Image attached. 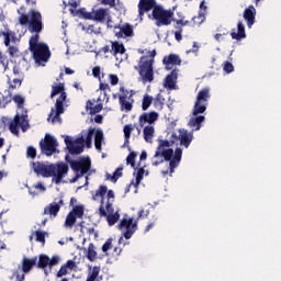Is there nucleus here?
<instances>
[{
	"mask_svg": "<svg viewBox=\"0 0 281 281\" xmlns=\"http://www.w3.org/2000/svg\"><path fill=\"white\" fill-rule=\"evenodd\" d=\"M83 252L86 254L87 260L90 262H95V260H98V251L95 250V245H93V243H90L88 248H83Z\"/></svg>",
	"mask_w": 281,
	"mask_h": 281,
	"instance_id": "nucleus-26",
	"label": "nucleus"
},
{
	"mask_svg": "<svg viewBox=\"0 0 281 281\" xmlns=\"http://www.w3.org/2000/svg\"><path fill=\"white\" fill-rule=\"evenodd\" d=\"M155 56H157V50L153 49L149 52V56H142L138 66L135 67L144 85H146V82L151 83L155 80Z\"/></svg>",
	"mask_w": 281,
	"mask_h": 281,
	"instance_id": "nucleus-5",
	"label": "nucleus"
},
{
	"mask_svg": "<svg viewBox=\"0 0 281 281\" xmlns=\"http://www.w3.org/2000/svg\"><path fill=\"white\" fill-rule=\"evenodd\" d=\"M2 122L3 124H9L10 133L16 136H19V128H21L23 133H25V131L30 128V121L27 120V111H25V113L22 115L15 114L13 120H10L9 117L3 116Z\"/></svg>",
	"mask_w": 281,
	"mask_h": 281,
	"instance_id": "nucleus-8",
	"label": "nucleus"
},
{
	"mask_svg": "<svg viewBox=\"0 0 281 281\" xmlns=\"http://www.w3.org/2000/svg\"><path fill=\"white\" fill-rule=\"evenodd\" d=\"M102 142H104V132L97 130L94 133V146L99 151L102 150Z\"/></svg>",
	"mask_w": 281,
	"mask_h": 281,
	"instance_id": "nucleus-29",
	"label": "nucleus"
},
{
	"mask_svg": "<svg viewBox=\"0 0 281 281\" xmlns=\"http://www.w3.org/2000/svg\"><path fill=\"white\" fill-rule=\"evenodd\" d=\"M99 89L100 91H111V87H109V83L102 82V79L99 80Z\"/></svg>",
	"mask_w": 281,
	"mask_h": 281,
	"instance_id": "nucleus-63",
	"label": "nucleus"
},
{
	"mask_svg": "<svg viewBox=\"0 0 281 281\" xmlns=\"http://www.w3.org/2000/svg\"><path fill=\"white\" fill-rule=\"evenodd\" d=\"M76 14L81 19H86L87 21H92L93 19V12H88L85 8L77 10Z\"/></svg>",
	"mask_w": 281,
	"mask_h": 281,
	"instance_id": "nucleus-38",
	"label": "nucleus"
},
{
	"mask_svg": "<svg viewBox=\"0 0 281 281\" xmlns=\"http://www.w3.org/2000/svg\"><path fill=\"white\" fill-rule=\"evenodd\" d=\"M100 74H101L100 66H95L92 69V76H94V78H98V80H102V77H100Z\"/></svg>",
	"mask_w": 281,
	"mask_h": 281,
	"instance_id": "nucleus-60",
	"label": "nucleus"
},
{
	"mask_svg": "<svg viewBox=\"0 0 281 281\" xmlns=\"http://www.w3.org/2000/svg\"><path fill=\"white\" fill-rule=\"evenodd\" d=\"M137 158V153L131 151L128 156L126 157V164L127 166H131L135 169V159Z\"/></svg>",
	"mask_w": 281,
	"mask_h": 281,
	"instance_id": "nucleus-46",
	"label": "nucleus"
},
{
	"mask_svg": "<svg viewBox=\"0 0 281 281\" xmlns=\"http://www.w3.org/2000/svg\"><path fill=\"white\" fill-rule=\"evenodd\" d=\"M8 52L10 56L14 57L19 54V48H16V46H9Z\"/></svg>",
	"mask_w": 281,
	"mask_h": 281,
	"instance_id": "nucleus-64",
	"label": "nucleus"
},
{
	"mask_svg": "<svg viewBox=\"0 0 281 281\" xmlns=\"http://www.w3.org/2000/svg\"><path fill=\"white\" fill-rule=\"evenodd\" d=\"M143 135H144V139L145 142H153V137L155 135V127L154 126H145L143 130Z\"/></svg>",
	"mask_w": 281,
	"mask_h": 281,
	"instance_id": "nucleus-34",
	"label": "nucleus"
},
{
	"mask_svg": "<svg viewBox=\"0 0 281 281\" xmlns=\"http://www.w3.org/2000/svg\"><path fill=\"white\" fill-rule=\"evenodd\" d=\"M173 18L175 11L165 9L161 4H158V7H155L151 11V21H155L157 27H168V25H172Z\"/></svg>",
	"mask_w": 281,
	"mask_h": 281,
	"instance_id": "nucleus-7",
	"label": "nucleus"
},
{
	"mask_svg": "<svg viewBox=\"0 0 281 281\" xmlns=\"http://www.w3.org/2000/svg\"><path fill=\"white\" fill-rule=\"evenodd\" d=\"M113 56H117V54H125L126 48H124V44H120V42H112V50Z\"/></svg>",
	"mask_w": 281,
	"mask_h": 281,
	"instance_id": "nucleus-36",
	"label": "nucleus"
},
{
	"mask_svg": "<svg viewBox=\"0 0 281 281\" xmlns=\"http://www.w3.org/2000/svg\"><path fill=\"white\" fill-rule=\"evenodd\" d=\"M47 188L43 186V182H37L33 184L32 187H29V194L31 196H38L40 192H45Z\"/></svg>",
	"mask_w": 281,
	"mask_h": 281,
	"instance_id": "nucleus-28",
	"label": "nucleus"
},
{
	"mask_svg": "<svg viewBox=\"0 0 281 281\" xmlns=\"http://www.w3.org/2000/svg\"><path fill=\"white\" fill-rule=\"evenodd\" d=\"M150 104H154V98L145 94L142 103L143 111H148V109H150Z\"/></svg>",
	"mask_w": 281,
	"mask_h": 281,
	"instance_id": "nucleus-41",
	"label": "nucleus"
},
{
	"mask_svg": "<svg viewBox=\"0 0 281 281\" xmlns=\"http://www.w3.org/2000/svg\"><path fill=\"white\" fill-rule=\"evenodd\" d=\"M179 133L180 146L190 148V144H192V139L194 138L192 133H189L187 130H180Z\"/></svg>",
	"mask_w": 281,
	"mask_h": 281,
	"instance_id": "nucleus-23",
	"label": "nucleus"
},
{
	"mask_svg": "<svg viewBox=\"0 0 281 281\" xmlns=\"http://www.w3.org/2000/svg\"><path fill=\"white\" fill-rule=\"evenodd\" d=\"M94 133H95V128L90 127V128L88 130V134H87V137H86V139H85V143H86L87 148H91V142H92V139H93Z\"/></svg>",
	"mask_w": 281,
	"mask_h": 281,
	"instance_id": "nucleus-45",
	"label": "nucleus"
},
{
	"mask_svg": "<svg viewBox=\"0 0 281 281\" xmlns=\"http://www.w3.org/2000/svg\"><path fill=\"white\" fill-rule=\"evenodd\" d=\"M106 214H114L115 213V209L113 207V203H111V201H108L104 207Z\"/></svg>",
	"mask_w": 281,
	"mask_h": 281,
	"instance_id": "nucleus-56",
	"label": "nucleus"
},
{
	"mask_svg": "<svg viewBox=\"0 0 281 281\" xmlns=\"http://www.w3.org/2000/svg\"><path fill=\"white\" fill-rule=\"evenodd\" d=\"M65 144L70 155H80L85 151V136L78 137L75 140L66 136Z\"/></svg>",
	"mask_w": 281,
	"mask_h": 281,
	"instance_id": "nucleus-11",
	"label": "nucleus"
},
{
	"mask_svg": "<svg viewBox=\"0 0 281 281\" xmlns=\"http://www.w3.org/2000/svg\"><path fill=\"white\" fill-rule=\"evenodd\" d=\"M0 36H3L4 37V45H5V47H10V36H11V34H10V32H5V31H1L0 32Z\"/></svg>",
	"mask_w": 281,
	"mask_h": 281,
	"instance_id": "nucleus-54",
	"label": "nucleus"
},
{
	"mask_svg": "<svg viewBox=\"0 0 281 281\" xmlns=\"http://www.w3.org/2000/svg\"><path fill=\"white\" fill-rule=\"evenodd\" d=\"M210 89L209 88H203L198 92L193 110H192V115L194 117H191L189 121V126L191 128H194V131H201V124L205 122V116L201 115L205 111H207V104L210 102Z\"/></svg>",
	"mask_w": 281,
	"mask_h": 281,
	"instance_id": "nucleus-4",
	"label": "nucleus"
},
{
	"mask_svg": "<svg viewBox=\"0 0 281 281\" xmlns=\"http://www.w3.org/2000/svg\"><path fill=\"white\" fill-rule=\"evenodd\" d=\"M119 102L121 104L122 110H125L127 113L130 111H133V103L126 101V95L125 94L119 97Z\"/></svg>",
	"mask_w": 281,
	"mask_h": 281,
	"instance_id": "nucleus-35",
	"label": "nucleus"
},
{
	"mask_svg": "<svg viewBox=\"0 0 281 281\" xmlns=\"http://www.w3.org/2000/svg\"><path fill=\"white\" fill-rule=\"evenodd\" d=\"M122 170H124V168L119 167L114 172L113 176H111V173H106L105 177L108 180L112 181V183H117V179H120V177H122Z\"/></svg>",
	"mask_w": 281,
	"mask_h": 281,
	"instance_id": "nucleus-37",
	"label": "nucleus"
},
{
	"mask_svg": "<svg viewBox=\"0 0 281 281\" xmlns=\"http://www.w3.org/2000/svg\"><path fill=\"white\" fill-rule=\"evenodd\" d=\"M19 14V24L26 26L30 34L33 36H38L43 30H45V24L43 23V14L34 9L29 11V14L25 13V7H20L18 9Z\"/></svg>",
	"mask_w": 281,
	"mask_h": 281,
	"instance_id": "nucleus-3",
	"label": "nucleus"
},
{
	"mask_svg": "<svg viewBox=\"0 0 281 281\" xmlns=\"http://www.w3.org/2000/svg\"><path fill=\"white\" fill-rule=\"evenodd\" d=\"M70 213L76 216L77 218H82L85 216V206L83 205H76L72 207Z\"/></svg>",
	"mask_w": 281,
	"mask_h": 281,
	"instance_id": "nucleus-40",
	"label": "nucleus"
},
{
	"mask_svg": "<svg viewBox=\"0 0 281 281\" xmlns=\"http://www.w3.org/2000/svg\"><path fill=\"white\" fill-rule=\"evenodd\" d=\"M38 258L33 257L32 259L30 258H23L22 259V271L23 273H30L34 267H36Z\"/></svg>",
	"mask_w": 281,
	"mask_h": 281,
	"instance_id": "nucleus-25",
	"label": "nucleus"
},
{
	"mask_svg": "<svg viewBox=\"0 0 281 281\" xmlns=\"http://www.w3.org/2000/svg\"><path fill=\"white\" fill-rule=\"evenodd\" d=\"M155 8H159V4H157V0H139L138 2L139 19H144V14L146 12H150V10H155Z\"/></svg>",
	"mask_w": 281,
	"mask_h": 281,
	"instance_id": "nucleus-14",
	"label": "nucleus"
},
{
	"mask_svg": "<svg viewBox=\"0 0 281 281\" xmlns=\"http://www.w3.org/2000/svg\"><path fill=\"white\" fill-rule=\"evenodd\" d=\"M65 113V103H55V108H52L50 113L48 114L47 121L52 120V124H56V122L60 123V115Z\"/></svg>",
	"mask_w": 281,
	"mask_h": 281,
	"instance_id": "nucleus-15",
	"label": "nucleus"
},
{
	"mask_svg": "<svg viewBox=\"0 0 281 281\" xmlns=\"http://www.w3.org/2000/svg\"><path fill=\"white\" fill-rule=\"evenodd\" d=\"M40 38V35H32L29 40V49L32 53V58L35 60L36 65L48 63L49 58H52L49 46L38 42Z\"/></svg>",
	"mask_w": 281,
	"mask_h": 281,
	"instance_id": "nucleus-6",
	"label": "nucleus"
},
{
	"mask_svg": "<svg viewBox=\"0 0 281 281\" xmlns=\"http://www.w3.org/2000/svg\"><path fill=\"white\" fill-rule=\"evenodd\" d=\"M58 99L56 100V104L60 102V104H65L67 101V92L65 91V85L63 82H59L57 86H52V92L50 98H55V95H58Z\"/></svg>",
	"mask_w": 281,
	"mask_h": 281,
	"instance_id": "nucleus-17",
	"label": "nucleus"
},
{
	"mask_svg": "<svg viewBox=\"0 0 281 281\" xmlns=\"http://www.w3.org/2000/svg\"><path fill=\"white\" fill-rule=\"evenodd\" d=\"M0 65L4 67V70L8 69V65H10V59L8 58V55L0 52Z\"/></svg>",
	"mask_w": 281,
	"mask_h": 281,
	"instance_id": "nucleus-48",
	"label": "nucleus"
},
{
	"mask_svg": "<svg viewBox=\"0 0 281 281\" xmlns=\"http://www.w3.org/2000/svg\"><path fill=\"white\" fill-rule=\"evenodd\" d=\"M26 157L29 159H36V148H34L33 146H29L26 148Z\"/></svg>",
	"mask_w": 281,
	"mask_h": 281,
	"instance_id": "nucleus-50",
	"label": "nucleus"
},
{
	"mask_svg": "<svg viewBox=\"0 0 281 281\" xmlns=\"http://www.w3.org/2000/svg\"><path fill=\"white\" fill-rule=\"evenodd\" d=\"M99 216L106 218L110 227H113V225L120 221V212L115 211V213H106V210H104V200H101V205L99 206Z\"/></svg>",
	"mask_w": 281,
	"mask_h": 281,
	"instance_id": "nucleus-13",
	"label": "nucleus"
},
{
	"mask_svg": "<svg viewBox=\"0 0 281 281\" xmlns=\"http://www.w3.org/2000/svg\"><path fill=\"white\" fill-rule=\"evenodd\" d=\"M135 131V125L133 124H126L123 127V133H124V144H130L131 142V133Z\"/></svg>",
	"mask_w": 281,
	"mask_h": 281,
	"instance_id": "nucleus-32",
	"label": "nucleus"
},
{
	"mask_svg": "<svg viewBox=\"0 0 281 281\" xmlns=\"http://www.w3.org/2000/svg\"><path fill=\"white\" fill-rule=\"evenodd\" d=\"M170 146H172L171 140L159 139L158 147L154 155V159L156 160L151 164L153 166H159L160 164H164V161H169V170L170 175H172V172H175V168H179V164H181L183 150L179 147L173 150Z\"/></svg>",
	"mask_w": 281,
	"mask_h": 281,
	"instance_id": "nucleus-1",
	"label": "nucleus"
},
{
	"mask_svg": "<svg viewBox=\"0 0 281 281\" xmlns=\"http://www.w3.org/2000/svg\"><path fill=\"white\" fill-rule=\"evenodd\" d=\"M49 265V257L47 255H41L37 267L38 269H45Z\"/></svg>",
	"mask_w": 281,
	"mask_h": 281,
	"instance_id": "nucleus-43",
	"label": "nucleus"
},
{
	"mask_svg": "<svg viewBox=\"0 0 281 281\" xmlns=\"http://www.w3.org/2000/svg\"><path fill=\"white\" fill-rule=\"evenodd\" d=\"M110 78V82L112 85V87H115V85H117V82H120V78L117 77V75H109Z\"/></svg>",
	"mask_w": 281,
	"mask_h": 281,
	"instance_id": "nucleus-59",
	"label": "nucleus"
},
{
	"mask_svg": "<svg viewBox=\"0 0 281 281\" xmlns=\"http://www.w3.org/2000/svg\"><path fill=\"white\" fill-rule=\"evenodd\" d=\"M58 262H60V258L58 256H54L52 259H49L48 265L49 267H56Z\"/></svg>",
	"mask_w": 281,
	"mask_h": 281,
	"instance_id": "nucleus-62",
	"label": "nucleus"
},
{
	"mask_svg": "<svg viewBox=\"0 0 281 281\" xmlns=\"http://www.w3.org/2000/svg\"><path fill=\"white\" fill-rule=\"evenodd\" d=\"M223 69L225 71V74H232V71H234V65L229 61H225Z\"/></svg>",
	"mask_w": 281,
	"mask_h": 281,
	"instance_id": "nucleus-55",
	"label": "nucleus"
},
{
	"mask_svg": "<svg viewBox=\"0 0 281 281\" xmlns=\"http://www.w3.org/2000/svg\"><path fill=\"white\" fill-rule=\"evenodd\" d=\"M92 21H99L102 23L104 19H106V9H98L97 11H92Z\"/></svg>",
	"mask_w": 281,
	"mask_h": 281,
	"instance_id": "nucleus-33",
	"label": "nucleus"
},
{
	"mask_svg": "<svg viewBox=\"0 0 281 281\" xmlns=\"http://www.w3.org/2000/svg\"><path fill=\"white\" fill-rule=\"evenodd\" d=\"M63 205H65V201H63V199H60L58 201V203L56 202H52L50 204H48L47 206L44 207V215H49L53 216V218H56V216H58V213L60 212V207H63Z\"/></svg>",
	"mask_w": 281,
	"mask_h": 281,
	"instance_id": "nucleus-19",
	"label": "nucleus"
},
{
	"mask_svg": "<svg viewBox=\"0 0 281 281\" xmlns=\"http://www.w3.org/2000/svg\"><path fill=\"white\" fill-rule=\"evenodd\" d=\"M115 36H117V38H122L123 36H125V38H128L130 36H133V26L128 23L121 26L120 32H116Z\"/></svg>",
	"mask_w": 281,
	"mask_h": 281,
	"instance_id": "nucleus-27",
	"label": "nucleus"
},
{
	"mask_svg": "<svg viewBox=\"0 0 281 281\" xmlns=\"http://www.w3.org/2000/svg\"><path fill=\"white\" fill-rule=\"evenodd\" d=\"M162 63L166 65L167 71H170V69H172L170 65H181V57H179V55L170 54L169 56L164 57Z\"/></svg>",
	"mask_w": 281,
	"mask_h": 281,
	"instance_id": "nucleus-24",
	"label": "nucleus"
},
{
	"mask_svg": "<svg viewBox=\"0 0 281 281\" xmlns=\"http://www.w3.org/2000/svg\"><path fill=\"white\" fill-rule=\"evenodd\" d=\"M146 172V170H144V167L138 168L137 173H136V182H132V184L134 186V188H137V186H139V183H142V179H144V173Z\"/></svg>",
	"mask_w": 281,
	"mask_h": 281,
	"instance_id": "nucleus-44",
	"label": "nucleus"
},
{
	"mask_svg": "<svg viewBox=\"0 0 281 281\" xmlns=\"http://www.w3.org/2000/svg\"><path fill=\"white\" fill-rule=\"evenodd\" d=\"M104 196H106L108 201H111V199H115V193L113 190H109L106 186L101 184L92 195V200L98 201V199H101V201H104Z\"/></svg>",
	"mask_w": 281,
	"mask_h": 281,
	"instance_id": "nucleus-18",
	"label": "nucleus"
},
{
	"mask_svg": "<svg viewBox=\"0 0 281 281\" xmlns=\"http://www.w3.org/2000/svg\"><path fill=\"white\" fill-rule=\"evenodd\" d=\"M113 247V239L109 238L103 245H102V251L105 254V256H109L108 251Z\"/></svg>",
	"mask_w": 281,
	"mask_h": 281,
	"instance_id": "nucleus-49",
	"label": "nucleus"
},
{
	"mask_svg": "<svg viewBox=\"0 0 281 281\" xmlns=\"http://www.w3.org/2000/svg\"><path fill=\"white\" fill-rule=\"evenodd\" d=\"M100 111H102V103L93 105L92 110L90 111V115H95V113H100Z\"/></svg>",
	"mask_w": 281,
	"mask_h": 281,
	"instance_id": "nucleus-58",
	"label": "nucleus"
},
{
	"mask_svg": "<svg viewBox=\"0 0 281 281\" xmlns=\"http://www.w3.org/2000/svg\"><path fill=\"white\" fill-rule=\"evenodd\" d=\"M67 266L64 263L57 272V278H63V276H67Z\"/></svg>",
	"mask_w": 281,
	"mask_h": 281,
	"instance_id": "nucleus-57",
	"label": "nucleus"
},
{
	"mask_svg": "<svg viewBox=\"0 0 281 281\" xmlns=\"http://www.w3.org/2000/svg\"><path fill=\"white\" fill-rule=\"evenodd\" d=\"M70 168L76 172L75 178L70 181L71 183H76L80 177H85L89 170H91V158L89 157H80L78 160H70Z\"/></svg>",
	"mask_w": 281,
	"mask_h": 281,
	"instance_id": "nucleus-9",
	"label": "nucleus"
},
{
	"mask_svg": "<svg viewBox=\"0 0 281 281\" xmlns=\"http://www.w3.org/2000/svg\"><path fill=\"white\" fill-rule=\"evenodd\" d=\"M31 168L37 176L46 179L53 177L52 181L53 183H56V186L63 183V179H65L69 172V165H67V162L45 165L41 161H36L31 164Z\"/></svg>",
	"mask_w": 281,
	"mask_h": 281,
	"instance_id": "nucleus-2",
	"label": "nucleus"
},
{
	"mask_svg": "<svg viewBox=\"0 0 281 281\" xmlns=\"http://www.w3.org/2000/svg\"><path fill=\"white\" fill-rule=\"evenodd\" d=\"M36 241L45 245V233L41 231H35Z\"/></svg>",
	"mask_w": 281,
	"mask_h": 281,
	"instance_id": "nucleus-53",
	"label": "nucleus"
},
{
	"mask_svg": "<svg viewBox=\"0 0 281 281\" xmlns=\"http://www.w3.org/2000/svg\"><path fill=\"white\" fill-rule=\"evenodd\" d=\"M40 148L46 157H52L56 153V148H58V140L54 136L46 134L44 139L40 142Z\"/></svg>",
	"mask_w": 281,
	"mask_h": 281,
	"instance_id": "nucleus-10",
	"label": "nucleus"
},
{
	"mask_svg": "<svg viewBox=\"0 0 281 281\" xmlns=\"http://www.w3.org/2000/svg\"><path fill=\"white\" fill-rule=\"evenodd\" d=\"M77 216L69 212L66 216L65 227H74L76 225Z\"/></svg>",
	"mask_w": 281,
	"mask_h": 281,
	"instance_id": "nucleus-42",
	"label": "nucleus"
},
{
	"mask_svg": "<svg viewBox=\"0 0 281 281\" xmlns=\"http://www.w3.org/2000/svg\"><path fill=\"white\" fill-rule=\"evenodd\" d=\"M119 228L126 229L123 236L126 240H130V238L133 237V234H135V232L137 231V220L134 221L133 217H124L123 220H121Z\"/></svg>",
	"mask_w": 281,
	"mask_h": 281,
	"instance_id": "nucleus-12",
	"label": "nucleus"
},
{
	"mask_svg": "<svg viewBox=\"0 0 281 281\" xmlns=\"http://www.w3.org/2000/svg\"><path fill=\"white\" fill-rule=\"evenodd\" d=\"M12 100H13L14 104H16L18 109H25V97H23L21 94H14L12 97Z\"/></svg>",
	"mask_w": 281,
	"mask_h": 281,
	"instance_id": "nucleus-39",
	"label": "nucleus"
},
{
	"mask_svg": "<svg viewBox=\"0 0 281 281\" xmlns=\"http://www.w3.org/2000/svg\"><path fill=\"white\" fill-rule=\"evenodd\" d=\"M154 106L156 111H164V106H166V98L164 94L158 93L154 99Z\"/></svg>",
	"mask_w": 281,
	"mask_h": 281,
	"instance_id": "nucleus-30",
	"label": "nucleus"
},
{
	"mask_svg": "<svg viewBox=\"0 0 281 281\" xmlns=\"http://www.w3.org/2000/svg\"><path fill=\"white\" fill-rule=\"evenodd\" d=\"M231 36L233 41H243V38H247V33H245V24L241 21L237 23V33L236 30L233 29L231 32Z\"/></svg>",
	"mask_w": 281,
	"mask_h": 281,
	"instance_id": "nucleus-22",
	"label": "nucleus"
},
{
	"mask_svg": "<svg viewBox=\"0 0 281 281\" xmlns=\"http://www.w3.org/2000/svg\"><path fill=\"white\" fill-rule=\"evenodd\" d=\"M10 102H12V97L0 98V109H5V106H8V104H10Z\"/></svg>",
	"mask_w": 281,
	"mask_h": 281,
	"instance_id": "nucleus-52",
	"label": "nucleus"
},
{
	"mask_svg": "<svg viewBox=\"0 0 281 281\" xmlns=\"http://www.w3.org/2000/svg\"><path fill=\"white\" fill-rule=\"evenodd\" d=\"M244 20L247 23V27L251 30V27H254V23H256V7L250 4L244 10Z\"/></svg>",
	"mask_w": 281,
	"mask_h": 281,
	"instance_id": "nucleus-21",
	"label": "nucleus"
},
{
	"mask_svg": "<svg viewBox=\"0 0 281 281\" xmlns=\"http://www.w3.org/2000/svg\"><path fill=\"white\" fill-rule=\"evenodd\" d=\"M23 85V77L21 78H14L12 82L10 83L9 88L11 89H16Z\"/></svg>",
	"mask_w": 281,
	"mask_h": 281,
	"instance_id": "nucleus-51",
	"label": "nucleus"
},
{
	"mask_svg": "<svg viewBox=\"0 0 281 281\" xmlns=\"http://www.w3.org/2000/svg\"><path fill=\"white\" fill-rule=\"evenodd\" d=\"M82 0H69L68 1V5H70L69 12L70 14H74L76 12V9L78 8V5H80V2Z\"/></svg>",
	"mask_w": 281,
	"mask_h": 281,
	"instance_id": "nucleus-47",
	"label": "nucleus"
},
{
	"mask_svg": "<svg viewBox=\"0 0 281 281\" xmlns=\"http://www.w3.org/2000/svg\"><path fill=\"white\" fill-rule=\"evenodd\" d=\"M159 120V113L151 111V112H145L139 115L138 117V124L140 128H144L146 124H155Z\"/></svg>",
	"mask_w": 281,
	"mask_h": 281,
	"instance_id": "nucleus-16",
	"label": "nucleus"
},
{
	"mask_svg": "<svg viewBox=\"0 0 281 281\" xmlns=\"http://www.w3.org/2000/svg\"><path fill=\"white\" fill-rule=\"evenodd\" d=\"M172 23L176 32H183V27H186V25H189L190 21L173 18Z\"/></svg>",
	"mask_w": 281,
	"mask_h": 281,
	"instance_id": "nucleus-31",
	"label": "nucleus"
},
{
	"mask_svg": "<svg viewBox=\"0 0 281 281\" xmlns=\"http://www.w3.org/2000/svg\"><path fill=\"white\" fill-rule=\"evenodd\" d=\"M177 78H179V69L175 68L164 80L165 89H175L177 87Z\"/></svg>",
	"mask_w": 281,
	"mask_h": 281,
	"instance_id": "nucleus-20",
	"label": "nucleus"
},
{
	"mask_svg": "<svg viewBox=\"0 0 281 281\" xmlns=\"http://www.w3.org/2000/svg\"><path fill=\"white\" fill-rule=\"evenodd\" d=\"M69 271H74L76 269V261L69 259L66 263H64Z\"/></svg>",
	"mask_w": 281,
	"mask_h": 281,
	"instance_id": "nucleus-61",
	"label": "nucleus"
}]
</instances>
